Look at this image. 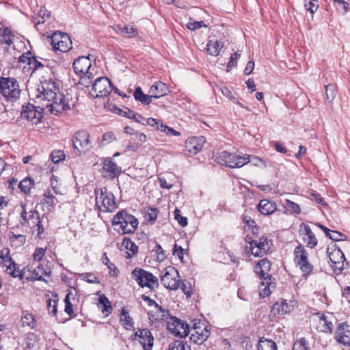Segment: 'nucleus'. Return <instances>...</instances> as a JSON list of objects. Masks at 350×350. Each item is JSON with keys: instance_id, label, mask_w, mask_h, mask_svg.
<instances>
[{"instance_id": "f257e3e1", "label": "nucleus", "mask_w": 350, "mask_h": 350, "mask_svg": "<svg viewBox=\"0 0 350 350\" xmlns=\"http://www.w3.org/2000/svg\"><path fill=\"white\" fill-rule=\"evenodd\" d=\"M38 92L37 98L48 103L46 107L51 113L57 114L70 109L68 100L59 92V84L56 80L49 78L41 81Z\"/></svg>"}, {"instance_id": "f03ea898", "label": "nucleus", "mask_w": 350, "mask_h": 350, "mask_svg": "<svg viewBox=\"0 0 350 350\" xmlns=\"http://www.w3.org/2000/svg\"><path fill=\"white\" fill-rule=\"evenodd\" d=\"M137 219L126 211L122 210L113 217L112 226L119 234L133 233L138 226Z\"/></svg>"}, {"instance_id": "7ed1b4c3", "label": "nucleus", "mask_w": 350, "mask_h": 350, "mask_svg": "<svg viewBox=\"0 0 350 350\" xmlns=\"http://www.w3.org/2000/svg\"><path fill=\"white\" fill-rule=\"evenodd\" d=\"M96 196V206L104 213L113 212L117 208L116 198L113 193L109 191L107 187L96 189L94 191Z\"/></svg>"}, {"instance_id": "20e7f679", "label": "nucleus", "mask_w": 350, "mask_h": 350, "mask_svg": "<svg viewBox=\"0 0 350 350\" xmlns=\"http://www.w3.org/2000/svg\"><path fill=\"white\" fill-rule=\"evenodd\" d=\"M21 90L14 77H0V94L7 101L14 102L20 98Z\"/></svg>"}, {"instance_id": "39448f33", "label": "nucleus", "mask_w": 350, "mask_h": 350, "mask_svg": "<svg viewBox=\"0 0 350 350\" xmlns=\"http://www.w3.org/2000/svg\"><path fill=\"white\" fill-rule=\"evenodd\" d=\"M131 278L142 288L154 290L159 286V280L152 273L142 268L136 267L131 272Z\"/></svg>"}, {"instance_id": "423d86ee", "label": "nucleus", "mask_w": 350, "mask_h": 350, "mask_svg": "<svg viewBox=\"0 0 350 350\" xmlns=\"http://www.w3.org/2000/svg\"><path fill=\"white\" fill-rule=\"evenodd\" d=\"M163 313L162 317L166 321L167 328L171 334L181 338L189 334V325L187 323L175 317L170 316L168 311L163 310Z\"/></svg>"}, {"instance_id": "0eeeda50", "label": "nucleus", "mask_w": 350, "mask_h": 350, "mask_svg": "<svg viewBox=\"0 0 350 350\" xmlns=\"http://www.w3.org/2000/svg\"><path fill=\"white\" fill-rule=\"evenodd\" d=\"M271 263L266 258L260 260L254 267V271L256 274L259 275L261 279L263 278L264 280L262 282V286L265 285V283L267 284V286H265L260 293V295L263 297L268 296L271 293V288H274V286L271 285L270 282L271 279L270 275H269Z\"/></svg>"}, {"instance_id": "6e6552de", "label": "nucleus", "mask_w": 350, "mask_h": 350, "mask_svg": "<svg viewBox=\"0 0 350 350\" xmlns=\"http://www.w3.org/2000/svg\"><path fill=\"white\" fill-rule=\"evenodd\" d=\"M72 141L75 152L77 155L85 154L92 148L90 135L85 130L76 132L72 136Z\"/></svg>"}, {"instance_id": "1a4fd4ad", "label": "nucleus", "mask_w": 350, "mask_h": 350, "mask_svg": "<svg viewBox=\"0 0 350 350\" xmlns=\"http://www.w3.org/2000/svg\"><path fill=\"white\" fill-rule=\"evenodd\" d=\"M217 159L220 164L231 168L241 167L250 161V156L241 157L227 151L221 152Z\"/></svg>"}, {"instance_id": "9d476101", "label": "nucleus", "mask_w": 350, "mask_h": 350, "mask_svg": "<svg viewBox=\"0 0 350 350\" xmlns=\"http://www.w3.org/2000/svg\"><path fill=\"white\" fill-rule=\"evenodd\" d=\"M250 246L245 247V251L256 257H262L269 250V241L267 237H260L258 240H253L250 237L246 238Z\"/></svg>"}, {"instance_id": "9b49d317", "label": "nucleus", "mask_w": 350, "mask_h": 350, "mask_svg": "<svg viewBox=\"0 0 350 350\" xmlns=\"http://www.w3.org/2000/svg\"><path fill=\"white\" fill-rule=\"evenodd\" d=\"M294 260L305 275L312 272L313 266L309 262L308 254L301 243H299L294 250Z\"/></svg>"}, {"instance_id": "f8f14e48", "label": "nucleus", "mask_w": 350, "mask_h": 350, "mask_svg": "<svg viewBox=\"0 0 350 350\" xmlns=\"http://www.w3.org/2000/svg\"><path fill=\"white\" fill-rule=\"evenodd\" d=\"M112 90V83L107 77H98L92 84L90 94L95 98L107 96Z\"/></svg>"}, {"instance_id": "ddd939ff", "label": "nucleus", "mask_w": 350, "mask_h": 350, "mask_svg": "<svg viewBox=\"0 0 350 350\" xmlns=\"http://www.w3.org/2000/svg\"><path fill=\"white\" fill-rule=\"evenodd\" d=\"M51 45L55 51L66 53L72 49V41L67 33L56 31L51 36Z\"/></svg>"}, {"instance_id": "4468645a", "label": "nucleus", "mask_w": 350, "mask_h": 350, "mask_svg": "<svg viewBox=\"0 0 350 350\" xmlns=\"http://www.w3.org/2000/svg\"><path fill=\"white\" fill-rule=\"evenodd\" d=\"M189 334H190L189 338L191 342L202 345L209 337L210 332L204 324L198 322L195 323L191 329H189Z\"/></svg>"}, {"instance_id": "2eb2a0df", "label": "nucleus", "mask_w": 350, "mask_h": 350, "mask_svg": "<svg viewBox=\"0 0 350 350\" xmlns=\"http://www.w3.org/2000/svg\"><path fill=\"white\" fill-rule=\"evenodd\" d=\"M329 258L331 262V267L336 273H341L344 269L348 267L345 254L340 248H335L329 252Z\"/></svg>"}, {"instance_id": "dca6fc26", "label": "nucleus", "mask_w": 350, "mask_h": 350, "mask_svg": "<svg viewBox=\"0 0 350 350\" xmlns=\"http://www.w3.org/2000/svg\"><path fill=\"white\" fill-rule=\"evenodd\" d=\"M179 277L178 271L174 268L170 267L165 269V272L161 277L162 284L170 290H176L180 287V281L176 279Z\"/></svg>"}, {"instance_id": "f3484780", "label": "nucleus", "mask_w": 350, "mask_h": 350, "mask_svg": "<svg viewBox=\"0 0 350 350\" xmlns=\"http://www.w3.org/2000/svg\"><path fill=\"white\" fill-rule=\"evenodd\" d=\"M42 108L29 103L26 106H23L21 116L31 122L33 124H37L42 118Z\"/></svg>"}, {"instance_id": "a211bd4d", "label": "nucleus", "mask_w": 350, "mask_h": 350, "mask_svg": "<svg viewBox=\"0 0 350 350\" xmlns=\"http://www.w3.org/2000/svg\"><path fill=\"white\" fill-rule=\"evenodd\" d=\"M133 340L137 341L144 350H152L154 338L148 329H139L134 334Z\"/></svg>"}, {"instance_id": "6ab92c4d", "label": "nucleus", "mask_w": 350, "mask_h": 350, "mask_svg": "<svg viewBox=\"0 0 350 350\" xmlns=\"http://www.w3.org/2000/svg\"><path fill=\"white\" fill-rule=\"evenodd\" d=\"M103 177L114 178L118 177L122 172V169L110 157L105 159L101 170Z\"/></svg>"}, {"instance_id": "aec40b11", "label": "nucleus", "mask_w": 350, "mask_h": 350, "mask_svg": "<svg viewBox=\"0 0 350 350\" xmlns=\"http://www.w3.org/2000/svg\"><path fill=\"white\" fill-rule=\"evenodd\" d=\"M332 315L317 313L314 317L315 327L319 332L329 333L333 329V324L331 321Z\"/></svg>"}, {"instance_id": "412c9836", "label": "nucleus", "mask_w": 350, "mask_h": 350, "mask_svg": "<svg viewBox=\"0 0 350 350\" xmlns=\"http://www.w3.org/2000/svg\"><path fill=\"white\" fill-rule=\"evenodd\" d=\"M299 233L303 236L302 240L307 247L312 249L318 244V240L310 227L305 224L300 225Z\"/></svg>"}, {"instance_id": "4be33fe9", "label": "nucleus", "mask_w": 350, "mask_h": 350, "mask_svg": "<svg viewBox=\"0 0 350 350\" xmlns=\"http://www.w3.org/2000/svg\"><path fill=\"white\" fill-rule=\"evenodd\" d=\"M40 213L37 211L30 210L27 212L25 206H22L20 222L23 226H27L31 229L36 221L40 219Z\"/></svg>"}, {"instance_id": "5701e85b", "label": "nucleus", "mask_w": 350, "mask_h": 350, "mask_svg": "<svg viewBox=\"0 0 350 350\" xmlns=\"http://www.w3.org/2000/svg\"><path fill=\"white\" fill-rule=\"evenodd\" d=\"M336 339L343 345H350V326L345 323H340L336 332Z\"/></svg>"}, {"instance_id": "b1692460", "label": "nucleus", "mask_w": 350, "mask_h": 350, "mask_svg": "<svg viewBox=\"0 0 350 350\" xmlns=\"http://www.w3.org/2000/svg\"><path fill=\"white\" fill-rule=\"evenodd\" d=\"M204 143V137H193L186 142V148L190 154L195 155L202 150Z\"/></svg>"}, {"instance_id": "393cba45", "label": "nucleus", "mask_w": 350, "mask_h": 350, "mask_svg": "<svg viewBox=\"0 0 350 350\" xmlns=\"http://www.w3.org/2000/svg\"><path fill=\"white\" fill-rule=\"evenodd\" d=\"M73 69L75 73L78 75L88 74V71L91 67V61L87 57H79L75 59L72 64Z\"/></svg>"}, {"instance_id": "a878e982", "label": "nucleus", "mask_w": 350, "mask_h": 350, "mask_svg": "<svg viewBox=\"0 0 350 350\" xmlns=\"http://www.w3.org/2000/svg\"><path fill=\"white\" fill-rule=\"evenodd\" d=\"M27 280H45V277L49 275L48 268H45L42 265L39 264L34 269L30 267V272H28Z\"/></svg>"}, {"instance_id": "bb28decb", "label": "nucleus", "mask_w": 350, "mask_h": 350, "mask_svg": "<svg viewBox=\"0 0 350 350\" xmlns=\"http://www.w3.org/2000/svg\"><path fill=\"white\" fill-rule=\"evenodd\" d=\"M258 211L263 215H270L277 211V204L274 201L262 199L257 206Z\"/></svg>"}, {"instance_id": "cd10ccee", "label": "nucleus", "mask_w": 350, "mask_h": 350, "mask_svg": "<svg viewBox=\"0 0 350 350\" xmlns=\"http://www.w3.org/2000/svg\"><path fill=\"white\" fill-rule=\"evenodd\" d=\"M169 92V88L166 84L159 81L150 87L149 94H150L152 98H158L167 95Z\"/></svg>"}, {"instance_id": "c85d7f7f", "label": "nucleus", "mask_w": 350, "mask_h": 350, "mask_svg": "<svg viewBox=\"0 0 350 350\" xmlns=\"http://www.w3.org/2000/svg\"><path fill=\"white\" fill-rule=\"evenodd\" d=\"M293 308V305L289 304L286 300L275 302L271 308V313L273 315H284L289 313Z\"/></svg>"}, {"instance_id": "c756f323", "label": "nucleus", "mask_w": 350, "mask_h": 350, "mask_svg": "<svg viewBox=\"0 0 350 350\" xmlns=\"http://www.w3.org/2000/svg\"><path fill=\"white\" fill-rule=\"evenodd\" d=\"M120 323L122 326L126 330L134 329V322L133 319L130 317L129 311L122 308L120 316Z\"/></svg>"}, {"instance_id": "7c9ffc66", "label": "nucleus", "mask_w": 350, "mask_h": 350, "mask_svg": "<svg viewBox=\"0 0 350 350\" xmlns=\"http://www.w3.org/2000/svg\"><path fill=\"white\" fill-rule=\"evenodd\" d=\"M122 245L127 250L126 252V255L125 256L126 258H131L138 252V247L129 238H124Z\"/></svg>"}, {"instance_id": "2f4dec72", "label": "nucleus", "mask_w": 350, "mask_h": 350, "mask_svg": "<svg viewBox=\"0 0 350 350\" xmlns=\"http://www.w3.org/2000/svg\"><path fill=\"white\" fill-rule=\"evenodd\" d=\"M224 46L223 42L219 40H209L206 45L207 53L213 56L219 55L220 50Z\"/></svg>"}, {"instance_id": "473e14b6", "label": "nucleus", "mask_w": 350, "mask_h": 350, "mask_svg": "<svg viewBox=\"0 0 350 350\" xmlns=\"http://www.w3.org/2000/svg\"><path fill=\"white\" fill-rule=\"evenodd\" d=\"M133 96L137 101L142 103L143 105H149L152 101V96L145 94L140 87L136 88Z\"/></svg>"}, {"instance_id": "72a5a7b5", "label": "nucleus", "mask_w": 350, "mask_h": 350, "mask_svg": "<svg viewBox=\"0 0 350 350\" xmlns=\"http://www.w3.org/2000/svg\"><path fill=\"white\" fill-rule=\"evenodd\" d=\"M116 30L119 34L128 38H133L137 33V30L130 26L122 27L121 25H118Z\"/></svg>"}, {"instance_id": "f704fd0d", "label": "nucleus", "mask_w": 350, "mask_h": 350, "mask_svg": "<svg viewBox=\"0 0 350 350\" xmlns=\"http://www.w3.org/2000/svg\"><path fill=\"white\" fill-rule=\"evenodd\" d=\"M258 350H277L275 342L271 340L261 338L257 345Z\"/></svg>"}, {"instance_id": "c9c22d12", "label": "nucleus", "mask_w": 350, "mask_h": 350, "mask_svg": "<svg viewBox=\"0 0 350 350\" xmlns=\"http://www.w3.org/2000/svg\"><path fill=\"white\" fill-rule=\"evenodd\" d=\"M99 304L102 305V312L106 316H109L111 313L112 308L108 298L104 295L99 297Z\"/></svg>"}, {"instance_id": "e433bc0d", "label": "nucleus", "mask_w": 350, "mask_h": 350, "mask_svg": "<svg viewBox=\"0 0 350 350\" xmlns=\"http://www.w3.org/2000/svg\"><path fill=\"white\" fill-rule=\"evenodd\" d=\"M21 322L23 326H28L31 329L36 327L35 317L32 314H24L22 316Z\"/></svg>"}, {"instance_id": "4c0bfd02", "label": "nucleus", "mask_w": 350, "mask_h": 350, "mask_svg": "<svg viewBox=\"0 0 350 350\" xmlns=\"http://www.w3.org/2000/svg\"><path fill=\"white\" fill-rule=\"evenodd\" d=\"M169 350H191V347L184 341L175 340L169 345Z\"/></svg>"}, {"instance_id": "58836bf2", "label": "nucleus", "mask_w": 350, "mask_h": 350, "mask_svg": "<svg viewBox=\"0 0 350 350\" xmlns=\"http://www.w3.org/2000/svg\"><path fill=\"white\" fill-rule=\"evenodd\" d=\"M33 181L29 178H25L18 183V187L24 193H29Z\"/></svg>"}, {"instance_id": "ea45409f", "label": "nucleus", "mask_w": 350, "mask_h": 350, "mask_svg": "<svg viewBox=\"0 0 350 350\" xmlns=\"http://www.w3.org/2000/svg\"><path fill=\"white\" fill-rule=\"evenodd\" d=\"M1 42L8 45L13 42L12 41V33L10 29L8 28H4L1 30Z\"/></svg>"}, {"instance_id": "a19ab883", "label": "nucleus", "mask_w": 350, "mask_h": 350, "mask_svg": "<svg viewBox=\"0 0 350 350\" xmlns=\"http://www.w3.org/2000/svg\"><path fill=\"white\" fill-rule=\"evenodd\" d=\"M28 272H30L29 266L24 267L22 270H19L18 269H16V267H15V268L13 269V271L10 272V275H12L14 278H25L27 279V275H28L29 273Z\"/></svg>"}, {"instance_id": "79ce46f5", "label": "nucleus", "mask_w": 350, "mask_h": 350, "mask_svg": "<svg viewBox=\"0 0 350 350\" xmlns=\"http://www.w3.org/2000/svg\"><path fill=\"white\" fill-rule=\"evenodd\" d=\"M103 262L107 266L108 269H109V273L111 275H118V273L119 272L118 268L116 267V265L113 263H112L109 260V259L107 256L106 253L103 254Z\"/></svg>"}, {"instance_id": "37998d69", "label": "nucleus", "mask_w": 350, "mask_h": 350, "mask_svg": "<svg viewBox=\"0 0 350 350\" xmlns=\"http://www.w3.org/2000/svg\"><path fill=\"white\" fill-rule=\"evenodd\" d=\"M158 210L154 208H149L146 213L145 217L147 221L153 224L157 218Z\"/></svg>"}, {"instance_id": "c03bdc74", "label": "nucleus", "mask_w": 350, "mask_h": 350, "mask_svg": "<svg viewBox=\"0 0 350 350\" xmlns=\"http://www.w3.org/2000/svg\"><path fill=\"white\" fill-rule=\"evenodd\" d=\"M304 7L306 10L309 11L311 14H314L319 8L317 0H305Z\"/></svg>"}, {"instance_id": "a18cd8bd", "label": "nucleus", "mask_w": 350, "mask_h": 350, "mask_svg": "<svg viewBox=\"0 0 350 350\" xmlns=\"http://www.w3.org/2000/svg\"><path fill=\"white\" fill-rule=\"evenodd\" d=\"M293 350H310V349L306 339L301 338L295 342Z\"/></svg>"}, {"instance_id": "49530a36", "label": "nucleus", "mask_w": 350, "mask_h": 350, "mask_svg": "<svg viewBox=\"0 0 350 350\" xmlns=\"http://www.w3.org/2000/svg\"><path fill=\"white\" fill-rule=\"evenodd\" d=\"M325 94H326V99L329 102H331L334 98V97L336 96V85L334 84H329V85H326Z\"/></svg>"}, {"instance_id": "de8ad7c7", "label": "nucleus", "mask_w": 350, "mask_h": 350, "mask_svg": "<svg viewBox=\"0 0 350 350\" xmlns=\"http://www.w3.org/2000/svg\"><path fill=\"white\" fill-rule=\"evenodd\" d=\"M51 158L54 163H57L65 159V153L63 150H53L51 154Z\"/></svg>"}, {"instance_id": "09e8293b", "label": "nucleus", "mask_w": 350, "mask_h": 350, "mask_svg": "<svg viewBox=\"0 0 350 350\" xmlns=\"http://www.w3.org/2000/svg\"><path fill=\"white\" fill-rule=\"evenodd\" d=\"M0 263H3L6 267V272L10 275V272L16 266V263L12 260L11 258L5 259L3 257L0 256Z\"/></svg>"}, {"instance_id": "8fccbe9b", "label": "nucleus", "mask_w": 350, "mask_h": 350, "mask_svg": "<svg viewBox=\"0 0 350 350\" xmlns=\"http://www.w3.org/2000/svg\"><path fill=\"white\" fill-rule=\"evenodd\" d=\"M56 198L51 191H46L44 194L43 202L49 207H53L55 204Z\"/></svg>"}, {"instance_id": "3c124183", "label": "nucleus", "mask_w": 350, "mask_h": 350, "mask_svg": "<svg viewBox=\"0 0 350 350\" xmlns=\"http://www.w3.org/2000/svg\"><path fill=\"white\" fill-rule=\"evenodd\" d=\"M50 16V12L47 11L46 9H40L38 16L35 18L36 25L44 23L46 18H49Z\"/></svg>"}, {"instance_id": "603ef678", "label": "nucleus", "mask_w": 350, "mask_h": 350, "mask_svg": "<svg viewBox=\"0 0 350 350\" xmlns=\"http://www.w3.org/2000/svg\"><path fill=\"white\" fill-rule=\"evenodd\" d=\"M187 27L189 29L195 31L198 29L202 27H206V25L203 21H196L190 19L189 22L187 23Z\"/></svg>"}, {"instance_id": "864d4df0", "label": "nucleus", "mask_w": 350, "mask_h": 350, "mask_svg": "<svg viewBox=\"0 0 350 350\" xmlns=\"http://www.w3.org/2000/svg\"><path fill=\"white\" fill-rule=\"evenodd\" d=\"M243 222L250 228L253 233H256L258 228H256V223L250 216L244 215L243 217Z\"/></svg>"}, {"instance_id": "5fc2aeb1", "label": "nucleus", "mask_w": 350, "mask_h": 350, "mask_svg": "<svg viewBox=\"0 0 350 350\" xmlns=\"http://www.w3.org/2000/svg\"><path fill=\"white\" fill-rule=\"evenodd\" d=\"M43 217H40V219H38L36 224L32 227V231H37L38 236L40 237L41 234L44 232V228L42 224Z\"/></svg>"}, {"instance_id": "6e6d98bb", "label": "nucleus", "mask_w": 350, "mask_h": 350, "mask_svg": "<svg viewBox=\"0 0 350 350\" xmlns=\"http://www.w3.org/2000/svg\"><path fill=\"white\" fill-rule=\"evenodd\" d=\"M47 306L49 313L53 315H55L57 312V300L53 299L52 300L51 298L46 299Z\"/></svg>"}, {"instance_id": "4d7b16f0", "label": "nucleus", "mask_w": 350, "mask_h": 350, "mask_svg": "<svg viewBox=\"0 0 350 350\" xmlns=\"http://www.w3.org/2000/svg\"><path fill=\"white\" fill-rule=\"evenodd\" d=\"M174 217L178 221V224L184 227L187 225V218L180 215V211L176 208L174 211Z\"/></svg>"}, {"instance_id": "13d9d810", "label": "nucleus", "mask_w": 350, "mask_h": 350, "mask_svg": "<svg viewBox=\"0 0 350 350\" xmlns=\"http://www.w3.org/2000/svg\"><path fill=\"white\" fill-rule=\"evenodd\" d=\"M46 250L42 247H37L33 254V258L35 261L40 262L45 255Z\"/></svg>"}, {"instance_id": "bf43d9fd", "label": "nucleus", "mask_w": 350, "mask_h": 350, "mask_svg": "<svg viewBox=\"0 0 350 350\" xmlns=\"http://www.w3.org/2000/svg\"><path fill=\"white\" fill-rule=\"evenodd\" d=\"M92 73L88 74H84V75L81 77L79 83L82 85H84L85 87H89L90 85H92Z\"/></svg>"}, {"instance_id": "052dcab7", "label": "nucleus", "mask_w": 350, "mask_h": 350, "mask_svg": "<svg viewBox=\"0 0 350 350\" xmlns=\"http://www.w3.org/2000/svg\"><path fill=\"white\" fill-rule=\"evenodd\" d=\"M82 278L90 284L99 283L98 278L93 273H85L81 275Z\"/></svg>"}, {"instance_id": "680f3d73", "label": "nucleus", "mask_w": 350, "mask_h": 350, "mask_svg": "<svg viewBox=\"0 0 350 350\" xmlns=\"http://www.w3.org/2000/svg\"><path fill=\"white\" fill-rule=\"evenodd\" d=\"M70 293H68L65 297L64 302H65V312L68 314L69 315H72L74 313L73 309H72V304L70 301Z\"/></svg>"}, {"instance_id": "e2e57ef3", "label": "nucleus", "mask_w": 350, "mask_h": 350, "mask_svg": "<svg viewBox=\"0 0 350 350\" xmlns=\"http://www.w3.org/2000/svg\"><path fill=\"white\" fill-rule=\"evenodd\" d=\"M116 139V136L111 132H107L103 134L102 139V144L107 145Z\"/></svg>"}, {"instance_id": "0e129e2a", "label": "nucleus", "mask_w": 350, "mask_h": 350, "mask_svg": "<svg viewBox=\"0 0 350 350\" xmlns=\"http://www.w3.org/2000/svg\"><path fill=\"white\" fill-rule=\"evenodd\" d=\"M286 205L289 208H291L295 213L299 214L301 213V208L298 204L290 200H286Z\"/></svg>"}, {"instance_id": "69168bd1", "label": "nucleus", "mask_w": 350, "mask_h": 350, "mask_svg": "<svg viewBox=\"0 0 350 350\" xmlns=\"http://www.w3.org/2000/svg\"><path fill=\"white\" fill-rule=\"evenodd\" d=\"M345 235L342 233L336 230H332L329 238L333 241H339L345 240Z\"/></svg>"}, {"instance_id": "338daca9", "label": "nucleus", "mask_w": 350, "mask_h": 350, "mask_svg": "<svg viewBox=\"0 0 350 350\" xmlns=\"http://www.w3.org/2000/svg\"><path fill=\"white\" fill-rule=\"evenodd\" d=\"M118 113L122 116L133 119V116L135 113V111L125 107L124 109L120 108L117 109Z\"/></svg>"}, {"instance_id": "774afa93", "label": "nucleus", "mask_w": 350, "mask_h": 350, "mask_svg": "<svg viewBox=\"0 0 350 350\" xmlns=\"http://www.w3.org/2000/svg\"><path fill=\"white\" fill-rule=\"evenodd\" d=\"M239 56V54L235 53L230 57V59L227 64V71H230L233 67L237 66V60Z\"/></svg>"}]
</instances>
